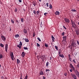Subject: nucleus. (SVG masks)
Returning a JSON list of instances; mask_svg holds the SVG:
<instances>
[{
	"instance_id": "1",
	"label": "nucleus",
	"mask_w": 79,
	"mask_h": 79,
	"mask_svg": "<svg viewBox=\"0 0 79 79\" xmlns=\"http://www.w3.org/2000/svg\"><path fill=\"white\" fill-rule=\"evenodd\" d=\"M1 36L2 40H3L4 42H5V40H6V37L3 35H1Z\"/></svg>"
},
{
	"instance_id": "2",
	"label": "nucleus",
	"mask_w": 79,
	"mask_h": 79,
	"mask_svg": "<svg viewBox=\"0 0 79 79\" xmlns=\"http://www.w3.org/2000/svg\"><path fill=\"white\" fill-rule=\"evenodd\" d=\"M76 44L74 41H72L71 43V47H73V48H74L76 47Z\"/></svg>"
},
{
	"instance_id": "3",
	"label": "nucleus",
	"mask_w": 79,
	"mask_h": 79,
	"mask_svg": "<svg viewBox=\"0 0 79 79\" xmlns=\"http://www.w3.org/2000/svg\"><path fill=\"white\" fill-rule=\"evenodd\" d=\"M64 21L65 23H70L69 19L67 18H64Z\"/></svg>"
},
{
	"instance_id": "4",
	"label": "nucleus",
	"mask_w": 79,
	"mask_h": 79,
	"mask_svg": "<svg viewBox=\"0 0 79 79\" xmlns=\"http://www.w3.org/2000/svg\"><path fill=\"white\" fill-rule=\"evenodd\" d=\"M11 56V59H12V60L13 61V60H15V57L14 56V55H13V52H12L10 55Z\"/></svg>"
},
{
	"instance_id": "5",
	"label": "nucleus",
	"mask_w": 79,
	"mask_h": 79,
	"mask_svg": "<svg viewBox=\"0 0 79 79\" xmlns=\"http://www.w3.org/2000/svg\"><path fill=\"white\" fill-rule=\"evenodd\" d=\"M74 71H75V74L78 76V77L79 78V73L78 72V71H77V70H75Z\"/></svg>"
},
{
	"instance_id": "6",
	"label": "nucleus",
	"mask_w": 79,
	"mask_h": 79,
	"mask_svg": "<svg viewBox=\"0 0 79 79\" xmlns=\"http://www.w3.org/2000/svg\"><path fill=\"white\" fill-rule=\"evenodd\" d=\"M70 67L71 69H73V71H74L75 70V68H74V67L72 64H70Z\"/></svg>"
},
{
	"instance_id": "7",
	"label": "nucleus",
	"mask_w": 79,
	"mask_h": 79,
	"mask_svg": "<svg viewBox=\"0 0 79 79\" xmlns=\"http://www.w3.org/2000/svg\"><path fill=\"white\" fill-rule=\"evenodd\" d=\"M66 36H64L63 37V40H62V42H64V41H65V42H66Z\"/></svg>"
},
{
	"instance_id": "8",
	"label": "nucleus",
	"mask_w": 79,
	"mask_h": 79,
	"mask_svg": "<svg viewBox=\"0 0 79 79\" xmlns=\"http://www.w3.org/2000/svg\"><path fill=\"white\" fill-rule=\"evenodd\" d=\"M8 49V44H6L5 45V50L6 52H7V49Z\"/></svg>"
},
{
	"instance_id": "9",
	"label": "nucleus",
	"mask_w": 79,
	"mask_h": 79,
	"mask_svg": "<svg viewBox=\"0 0 79 79\" xmlns=\"http://www.w3.org/2000/svg\"><path fill=\"white\" fill-rule=\"evenodd\" d=\"M71 75L72 76V77H73V78H74V79H76L77 77H76V75L75 74H72Z\"/></svg>"
},
{
	"instance_id": "10",
	"label": "nucleus",
	"mask_w": 79,
	"mask_h": 79,
	"mask_svg": "<svg viewBox=\"0 0 79 79\" xmlns=\"http://www.w3.org/2000/svg\"><path fill=\"white\" fill-rule=\"evenodd\" d=\"M25 55L26 53L24 52H22L21 54V55L23 57V58H24V56H25Z\"/></svg>"
},
{
	"instance_id": "11",
	"label": "nucleus",
	"mask_w": 79,
	"mask_h": 79,
	"mask_svg": "<svg viewBox=\"0 0 79 79\" xmlns=\"http://www.w3.org/2000/svg\"><path fill=\"white\" fill-rule=\"evenodd\" d=\"M58 52L59 53V55H60V54H61V53L62 52V50H61L60 49H59L58 50Z\"/></svg>"
},
{
	"instance_id": "12",
	"label": "nucleus",
	"mask_w": 79,
	"mask_h": 79,
	"mask_svg": "<svg viewBox=\"0 0 79 79\" xmlns=\"http://www.w3.org/2000/svg\"><path fill=\"white\" fill-rule=\"evenodd\" d=\"M48 65H49V62H47L46 64V66L48 68H49Z\"/></svg>"
},
{
	"instance_id": "13",
	"label": "nucleus",
	"mask_w": 79,
	"mask_h": 79,
	"mask_svg": "<svg viewBox=\"0 0 79 79\" xmlns=\"http://www.w3.org/2000/svg\"><path fill=\"white\" fill-rule=\"evenodd\" d=\"M55 14L56 15H60V12L58 11H56V12L55 13Z\"/></svg>"
},
{
	"instance_id": "14",
	"label": "nucleus",
	"mask_w": 79,
	"mask_h": 79,
	"mask_svg": "<svg viewBox=\"0 0 79 79\" xmlns=\"http://www.w3.org/2000/svg\"><path fill=\"white\" fill-rule=\"evenodd\" d=\"M23 32L24 34H27V30L25 29H23Z\"/></svg>"
},
{
	"instance_id": "15",
	"label": "nucleus",
	"mask_w": 79,
	"mask_h": 79,
	"mask_svg": "<svg viewBox=\"0 0 79 79\" xmlns=\"http://www.w3.org/2000/svg\"><path fill=\"white\" fill-rule=\"evenodd\" d=\"M24 40L25 42H29V40H28V39L27 38H25Z\"/></svg>"
},
{
	"instance_id": "16",
	"label": "nucleus",
	"mask_w": 79,
	"mask_h": 79,
	"mask_svg": "<svg viewBox=\"0 0 79 79\" xmlns=\"http://www.w3.org/2000/svg\"><path fill=\"white\" fill-rule=\"evenodd\" d=\"M17 64H19V63H20V60L18 59H17Z\"/></svg>"
},
{
	"instance_id": "17",
	"label": "nucleus",
	"mask_w": 79,
	"mask_h": 79,
	"mask_svg": "<svg viewBox=\"0 0 79 79\" xmlns=\"http://www.w3.org/2000/svg\"><path fill=\"white\" fill-rule=\"evenodd\" d=\"M59 56H60V57H61V58H64V55H61L60 54L59 55Z\"/></svg>"
},
{
	"instance_id": "18",
	"label": "nucleus",
	"mask_w": 79,
	"mask_h": 79,
	"mask_svg": "<svg viewBox=\"0 0 79 79\" xmlns=\"http://www.w3.org/2000/svg\"><path fill=\"white\" fill-rule=\"evenodd\" d=\"M51 37L52 38V40L53 42H55V41L54 40V39H55V38H54V37L53 35H52L51 36Z\"/></svg>"
},
{
	"instance_id": "19",
	"label": "nucleus",
	"mask_w": 79,
	"mask_h": 79,
	"mask_svg": "<svg viewBox=\"0 0 79 79\" xmlns=\"http://www.w3.org/2000/svg\"><path fill=\"white\" fill-rule=\"evenodd\" d=\"M71 23H72V24H71L72 25L73 24H75V23H74V21H73V20L71 19Z\"/></svg>"
},
{
	"instance_id": "20",
	"label": "nucleus",
	"mask_w": 79,
	"mask_h": 79,
	"mask_svg": "<svg viewBox=\"0 0 79 79\" xmlns=\"http://www.w3.org/2000/svg\"><path fill=\"white\" fill-rule=\"evenodd\" d=\"M72 27H73V28H75V27H76V25L75 24V23L72 24Z\"/></svg>"
},
{
	"instance_id": "21",
	"label": "nucleus",
	"mask_w": 79,
	"mask_h": 79,
	"mask_svg": "<svg viewBox=\"0 0 79 79\" xmlns=\"http://www.w3.org/2000/svg\"><path fill=\"white\" fill-rule=\"evenodd\" d=\"M0 46L1 47H4V45L2 43L0 44Z\"/></svg>"
},
{
	"instance_id": "22",
	"label": "nucleus",
	"mask_w": 79,
	"mask_h": 79,
	"mask_svg": "<svg viewBox=\"0 0 79 79\" xmlns=\"http://www.w3.org/2000/svg\"><path fill=\"white\" fill-rule=\"evenodd\" d=\"M18 37H19V35L18 34L15 35V38H18Z\"/></svg>"
},
{
	"instance_id": "23",
	"label": "nucleus",
	"mask_w": 79,
	"mask_h": 79,
	"mask_svg": "<svg viewBox=\"0 0 79 79\" xmlns=\"http://www.w3.org/2000/svg\"><path fill=\"white\" fill-rule=\"evenodd\" d=\"M3 58V56L1 54V53L0 52V59H2Z\"/></svg>"
},
{
	"instance_id": "24",
	"label": "nucleus",
	"mask_w": 79,
	"mask_h": 79,
	"mask_svg": "<svg viewBox=\"0 0 79 79\" xmlns=\"http://www.w3.org/2000/svg\"><path fill=\"white\" fill-rule=\"evenodd\" d=\"M76 33L77 34V35H79V31L78 30H77L76 31Z\"/></svg>"
},
{
	"instance_id": "25",
	"label": "nucleus",
	"mask_w": 79,
	"mask_h": 79,
	"mask_svg": "<svg viewBox=\"0 0 79 79\" xmlns=\"http://www.w3.org/2000/svg\"><path fill=\"white\" fill-rule=\"evenodd\" d=\"M17 47L19 48V49H21V45H19V44L17 45Z\"/></svg>"
},
{
	"instance_id": "26",
	"label": "nucleus",
	"mask_w": 79,
	"mask_h": 79,
	"mask_svg": "<svg viewBox=\"0 0 79 79\" xmlns=\"http://www.w3.org/2000/svg\"><path fill=\"white\" fill-rule=\"evenodd\" d=\"M41 59H43V60H44V56H41Z\"/></svg>"
},
{
	"instance_id": "27",
	"label": "nucleus",
	"mask_w": 79,
	"mask_h": 79,
	"mask_svg": "<svg viewBox=\"0 0 79 79\" xmlns=\"http://www.w3.org/2000/svg\"><path fill=\"white\" fill-rule=\"evenodd\" d=\"M36 2H34L33 4L34 6H36Z\"/></svg>"
},
{
	"instance_id": "28",
	"label": "nucleus",
	"mask_w": 79,
	"mask_h": 79,
	"mask_svg": "<svg viewBox=\"0 0 79 79\" xmlns=\"http://www.w3.org/2000/svg\"><path fill=\"white\" fill-rule=\"evenodd\" d=\"M36 44L37 45V47H40V45L38 43H36Z\"/></svg>"
},
{
	"instance_id": "29",
	"label": "nucleus",
	"mask_w": 79,
	"mask_h": 79,
	"mask_svg": "<svg viewBox=\"0 0 79 79\" xmlns=\"http://www.w3.org/2000/svg\"><path fill=\"white\" fill-rule=\"evenodd\" d=\"M40 74V75H43V74H44V72H43V71H41Z\"/></svg>"
},
{
	"instance_id": "30",
	"label": "nucleus",
	"mask_w": 79,
	"mask_h": 79,
	"mask_svg": "<svg viewBox=\"0 0 79 79\" xmlns=\"http://www.w3.org/2000/svg\"><path fill=\"white\" fill-rule=\"evenodd\" d=\"M11 22L12 23V24H14L15 23V21H14L12 19L11 20Z\"/></svg>"
},
{
	"instance_id": "31",
	"label": "nucleus",
	"mask_w": 79,
	"mask_h": 79,
	"mask_svg": "<svg viewBox=\"0 0 79 79\" xmlns=\"http://www.w3.org/2000/svg\"><path fill=\"white\" fill-rule=\"evenodd\" d=\"M55 48L57 51H58V47H57V46H55Z\"/></svg>"
},
{
	"instance_id": "32",
	"label": "nucleus",
	"mask_w": 79,
	"mask_h": 79,
	"mask_svg": "<svg viewBox=\"0 0 79 79\" xmlns=\"http://www.w3.org/2000/svg\"><path fill=\"white\" fill-rule=\"evenodd\" d=\"M21 21L22 22V23H23L24 22V19L21 18Z\"/></svg>"
},
{
	"instance_id": "33",
	"label": "nucleus",
	"mask_w": 79,
	"mask_h": 79,
	"mask_svg": "<svg viewBox=\"0 0 79 79\" xmlns=\"http://www.w3.org/2000/svg\"><path fill=\"white\" fill-rule=\"evenodd\" d=\"M23 49L24 50H28V48H27V47H24Z\"/></svg>"
},
{
	"instance_id": "34",
	"label": "nucleus",
	"mask_w": 79,
	"mask_h": 79,
	"mask_svg": "<svg viewBox=\"0 0 79 79\" xmlns=\"http://www.w3.org/2000/svg\"><path fill=\"white\" fill-rule=\"evenodd\" d=\"M73 62V63H76V60L75 59H73V60H72Z\"/></svg>"
},
{
	"instance_id": "35",
	"label": "nucleus",
	"mask_w": 79,
	"mask_h": 79,
	"mask_svg": "<svg viewBox=\"0 0 79 79\" xmlns=\"http://www.w3.org/2000/svg\"><path fill=\"white\" fill-rule=\"evenodd\" d=\"M71 11H73L74 12H75V11H76V10L74 9H72Z\"/></svg>"
},
{
	"instance_id": "36",
	"label": "nucleus",
	"mask_w": 79,
	"mask_h": 79,
	"mask_svg": "<svg viewBox=\"0 0 79 79\" xmlns=\"http://www.w3.org/2000/svg\"><path fill=\"white\" fill-rule=\"evenodd\" d=\"M19 43L20 44H19V45L21 46H22V45H23V44H22V43L21 42V41H20Z\"/></svg>"
},
{
	"instance_id": "37",
	"label": "nucleus",
	"mask_w": 79,
	"mask_h": 79,
	"mask_svg": "<svg viewBox=\"0 0 79 79\" xmlns=\"http://www.w3.org/2000/svg\"><path fill=\"white\" fill-rule=\"evenodd\" d=\"M44 46H45V47H48V45L47 44H46V43H45V44H44Z\"/></svg>"
},
{
	"instance_id": "38",
	"label": "nucleus",
	"mask_w": 79,
	"mask_h": 79,
	"mask_svg": "<svg viewBox=\"0 0 79 79\" xmlns=\"http://www.w3.org/2000/svg\"><path fill=\"white\" fill-rule=\"evenodd\" d=\"M49 8L50 9H52V6L51 4L49 5Z\"/></svg>"
},
{
	"instance_id": "39",
	"label": "nucleus",
	"mask_w": 79,
	"mask_h": 79,
	"mask_svg": "<svg viewBox=\"0 0 79 79\" xmlns=\"http://www.w3.org/2000/svg\"><path fill=\"white\" fill-rule=\"evenodd\" d=\"M28 77V76L27 75H26L24 79H27V78Z\"/></svg>"
},
{
	"instance_id": "40",
	"label": "nucleus",
	"mask_w": 79,
	"mask_h": 79,
	"mask_svg": "<svg viewBox=\"0 0 79 79\" xmlns=\"http://www.w3.org/2000/svg\"><path fill=\"white\" fill-rule=\"evenodd\" d=\"M44 15H45V16H47V15H48V13H45L44 14Z\"/></svg>"
},
{
	"instance_id": "41",
	"label": "nucleus",
	"mask_w": 79,
	"mask_h": 79,
	"mask_svg": "<svg viewBox=\"0 0 79 79\" xmlns=\"http://www.w3.org/2000/svg\"><path fill=\"white\" fill-rule=\"evenodd\" d=\"M40 13V11H37V12H36V14H37V15H39V13Z\"/></svg>"
},
{
	"instance_id": "42",
	"label": "nucleus",
	"mask_w": 79,
	"mask_h": 79,
	"mask_svg": "<svg viewBox=\"0 0 79 79\" xmlns=\"http://www.w3.org/2000/svg\"><path fill=\"white\" fill-rule=\"evenodd\" d=\"M33 12L34 13V14H35H35H36V11L35 10H33Z\"/></svg>"
},
{
	"instance_id": "43",
	"label": "nucleus",
	"mask_w": 79,
	"mask_h": 79,
	"mask_svg": "<svg viewBox=\"0 0 79 79\" xmlns=\"http://www.w3.org/2000/svg\"><path fill=\"white\" fill-rule=\"evenodd\" d=\"M64 34H65V33L64 32H63L62 34V36H64Z\"/></svg>"
},
{
	"instance_id": "44",
	"label": "nucleus",
	"mask_w": 79,
	"mask_h": 79,
	"mask_svg": "<svg viewBox=\"0 0 79 79\" xmlns=\"http://www.w3.org/2000/svg\"><path fill=\"white\" fill-rule=\"evenodd\" d=\"M37 39L39 40V42H41V40H40V38L38 37Z\"/></svg>"
},
{
	"instance_id": "45",
	"label": "nucleus",
	"mask_w": 79,
	"mask_h": 79,
	"mask_svg": "<svg viewBox=\"0 0 79 79\" xmlns=\"http://www.w3.org/2000/svg\"><path fill=\"white\" fill-rule=\"evenodd\" d=\"M69 60L70 61H72V59H71V57L69 58Z\"/></svg>"
},
{
	"instance_id": "46",
	"label": "nucleus",
	"mask_w": 79,
	"mask_h": 79,
	"mask_svg": "<svg viewBox=\"0 0 79 79\" xmlns=\"http://www.w3.org/2000/svg\"><path fill=\"white\" fill-rule=\"evenodd\" d=\"M50 71V70H49V69H46V72H48V71Z\"/></svg>"
},
{
	"instance_id": "47",
	"label": "nucleus",
	"mask_w": 79,
	"mask_h": 79,
	"mask_svg": "<svg viewBox=\"0 0 79 79\" xmlns=\"http://www.w3.org/2000/svg\"><path fill=\"white\" fill-rule=\"evenodd\" d=\"M77 43L78 44V45H79V40L77 41Z\"/></svg>"
},
{
	"instance_id": "48",
	"label": "nucleus",
	"mask_w": 79,
	"mask_h": 79,
	"mask_svg": "<svg viewBox=\"0 0 79 79\" xmlns=\"http://www.w3.org/2000/svg\"><path fill=\"white\" fill-rule=\"evenodd\" d=\"M46 5L48 7L49 6L48 5V3H46Z\"/></svg>"
},
{
	"instance_id": "49",
	"label": "nucleus",
	"mask_w": 79,
	"mask_h": 79,
	"mask_svg": "<svg viewBox=\"0 0 79 79\" xmlns=\"http://www.w3.org/2000/svg\"><path fill=\"white\" fill-rule=\"evenodd\" d=\"M19 2L21 3V2H22V0H19Z\"/></svg>"
},
{
	"instance_id": "50",
	"label": "nucleus",
	"mask_w": 79,
	"mask_h": 79,
	"mask_svg": "<svg viewBox=\"0 0 79 79\" xmlns=\"http://www.w3.org/2000/svg\"><path fill=\"white\" fill-rule=\"evenodd\" d=\"M15 12H17V8H15Z\"/></svg>"
},
{
	"instance_id": "51",
	"label": "nucleus",
	"mask_w": 79,
	"mask_h": 79,
	"mask_svg": "<svg viewBox=\"0 0 79 79\" xmlns=\"http://www.w3.org/2000/svg\"><path fill=\"white\" fill-rule=\"evenodd\" d=\"M70 72H71V73H72V72H73V70L72 69H71L70 70Z\"/></svg>"
},
{
	"instance_id": "52",
	"label": "nucleus",
	"mask_w": 79,
	"mask_h": 79,
	"mask_svg": "<svg viewBox=\"0 0 79 79\" xmlns=\"http://www.w3.org/2000/svg\"><path fill=\"white\" fill-rule=\"evenodd\" d=\"M63 27L65 29V30L66 29H67L66 27H64V26H63Z\"/></svg>"
},
{
	"instance_id": "53",
	"label": "nucleus",
	"mask_w": 79,
	"mask_h": 79,
	"mask_svg": "<svg viewBox=\"0 0 79 79\" xmlns=\"http://www.w3.org/2000/svg\"><path fill=\"white\" fill-rule=\"evenodd\" d=\"M77 68H79V64H78L77 65Z\"/></svg>"
},
{
	"instance_id": "54",
	"label": "nucleus",
	"mask_w": 79,
	"mask_h": 79,
	"mask_svg": "<svg viewBox=\"0 0 79 79\" xmlns=\"http://www.w3.org/2000/svg\"><path fill=\"white\" fill-rule=\"evenodd\" d=\"M64 76H67V73H64Z\"/></svg>"
},
{
	"instance_id": "55",
	"label": "nucleus",
	"mask_w": 79,
	"mask_h": 79,
	"mask_svg": "<svg viewBox=\"0 0 79 79\" xmlns=\"http://www.w3.org/2000/svg\"><path fill=\"white\" fill-rule=\"evenodd\" d=\"M16 21L18 24H19V21H18L17 20H16Z\"/></svg>"
},
{
	"instance_id": "56",
	"label": "nucleus",
	"mask_w": 79,
	"mask_h": 79,
	"mask_svg": "<svg viewBox=\"0 0 79 79\" xmlns=\"http://www.w3.org/2000/svg\"><path fill=\"white\" fill-rule=\"evenodd\" d=\"M69 58H71V55L69 54Z\"/></svg>"
},
{
	"instance_id": "57",
	"label": "nucleus",
	"mask_w": 79,
	"mask_h": 79,
	"mask_svg": "<svg viewBox=\"0 0 79 79\" xmlns=\"http://www.w3.org/2000/svg\"><path fill=\"white\" fill-rule=\"evenodd\" d=\"M35 34L34 33L33 34V37H35Z\"/></svg>"
},
{
	"instance_id": "58",
	"label": "nucleus",
	"mask_w": 79,
	"mask_h": 79,
	"mask_svg": "<svg viewBox=\"0 0 79 79\" xmlns=\"http://www.w3.org/2000/svg\"><path fill=\"white\" fill-rule=\"evenodd\" d=\"M45 77L44 76L43 77V79H45Z\"/></svg>"
},
{
	"instance_id": "59",
	"label": "nucleus",
	"mask_w": 79,
	"mask_h": 79,
	"mask_svg": "<svg viewBox=\"0 0 79 79\" xmlns=\"http://www.w3.org/2000/svg\"><path fill=\"white\" fill-rule=\"evenodd\" d=\"M20 78H23V77L22 76V75H21Z\"/></svg>"
},
{
	"instance_id": "60",
	"label": "nucleus",
	"mask_w": 79,
	"mask_h": 79,
	"mask_svg": "<svg viewBox=\"0 0 79 79\" xmlns=\"http://www.w3.org/2000/svg\"><path fill=\"white\" fill-rule=\"evenodd\" d=\"M46 58H47V57H46V56H44V60L45 59H46Z\"/></svg>"
},
{
	"instance_id": "61",
	"label": "nucleus",
	"mask_w": 79,
	"mask_h": 79,
	"mask_svg": "<svg viewBox=\"0 0 79 79\" xmlns=\"http://www.w3.org/2000/svg\"><path fill=\"white\" fill-rule=\"evenodd\" d=\"M39 2H41V1H42V0H39Z\"/></svg>"
},
{
	"instance_id": "62",
	"label": "nucleus",
	"mask_w": 79,
	"mask_h": 79,
	"mask_svg": "<svg viewBox=\"0 0 79 79\" xmlns=\"http://www.w3.org/2000/svg\"><path fill=\"white\" fill-rule=\"evenodd\" d=\"M77 24H78V25H79V22H78Z\"/></svg>"
},
{
	"instance_id": "63",
	"label": "nucleus",
	"mask_w": 79,
	"mask_h": 79,
	"mask_svg": "<svg viewBox=\"0 0 79 79\" xmlns=\"http://www.w3.org/2000/svg\"><path fill=\"white\" fill-rule=\"evenodd\" d=\"M10 31H11V28H10Z\"/></svg>"
},
{
	"instance_id": "64",
	"label": "nucleus",
	"mask_w": 79,
	"mask_h": 79,
	"mask_svg": "<svg viewBox=\"0 0 79 79\" xmlns=\"http://www.w3.org/2000/svg\"><path fill=\"white\" fill-rule=\"evenodd\" d=\"M20 79H23V78H20Z\"/></svg>"
}]
</instances>
